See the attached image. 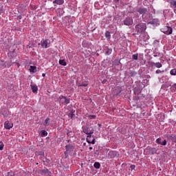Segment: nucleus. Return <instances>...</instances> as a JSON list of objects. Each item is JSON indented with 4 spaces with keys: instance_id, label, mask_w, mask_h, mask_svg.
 <instances>
[{
    "instance_id": "27",
    "label": "nucleus",
    "mask_w": 176,
    "mask_h": 176,
    "mask_svg": "<svg viewBox=\"0 0 176 176\" xmlns=\"http://www.w3.org/2000/svg\"><path fill=\"white\" fill-rule=\"evenodd\" d=\"M69 118H71V119H74V118H75V111H71V113H69Z\"/></svg>"
},
{
    "instance_id": "43",
    "label": "nucleus",
    "mask_w": 176,
    "mask_h": 176,
    "mask_svg": "<svg viewBox=\"0 0 176 176\" xmlns=\"http://www.w3.org/2000/svg\"><path fill=\"white\" fill-rule=\"evenodd\" d=\"M18 19H19V20H21V19H23V17L21 16V15H19V16H18Z\"/></svg>"
},
{
    "instance_id": "36",
    "label": "nucleus",
    "mask_w": 176,
    "mask_h": 176,
    "mask_svg": "<svg viewBox=\"0 0 176 176\" xmlns=\"http://www.w3.org/2000/svg\"><path fill=\"white\" fill-rule=\"evenodd\" d=\"M130 75L131 76H134L135 75H137V73L135 72H131Z\"/></svg>"
},
{
    "instance_id": "50",
    "label": "nucleus",
    "mask_w": 176,
    "mask_h": 176,
    "mask_svg": "<svg viewBox=\"0 0 176 176\" xmlns=\"http://www.w3.org/2000/svg\"><path fill=\"white\" fill-rule=\"evenodd\" d=\"M85 91H87V88L85 89Z\"/></svg>"
},
{
    "instance_id": "17",
    "label": "nucleus",
    "mask_w": 176,
    "mask_h": 176,
    "mask_svg": "<svg viewBox=\"0 0 176 176\" xmlns=\"http://www.w3.org/2000/svg\"><path fill=\"white\" fill-rule=\"evenodd\" d=\"M33 93H38V86L30 85Z\"/></svg>"
},
{
    "instance_id": "11",
    "label": "nucleus",
    "mask_w": 176,
    "mask_h": 176,
    "mask_svg": "<svg viewBox=\"0 0 176 176\" xmlns=\"http://www.w3.org/2000/svg\"><path fill=\"white\" fill-rule=\"evenodd\" d=\"M156 143L159 144V145H163L164 146H166V145H167V140H164L163 142H162V138H159L157 139Z\"/></svg>"
},
{
    "instance_id": "38",
    "label": "nucleus",
    "mask_w": 176,
    "mask_h": 176,
    "mask_svg": "<svg viewBox=\"0 0 176 176\" xmlns=\"http://www.w3.org/2000/svg\"><path fill=\"white\" fill-rule=\"evenodd\" d=\"M130 168L131 170H134V168H135V165H131Z\"/></svg>"
},
{
    "instance_id": "42",
    "label": "nucleus",
    "mask_w": 176,
    "mask_h": 176,
    "mask_svg": "<svg viewBox=\"0 0 176 176\" xmlns=\"http://www.w3.org/2000/svg\"><path fill=\"white\" fill-rule=\"evenodd\" d=\"M102 83L104 85V84H105V83H107V80H103L102 81Z\"/></svg>"
},
{
    "instance_id": "34",
    "label": "nucleus",
    "mask_w": 176,
    "mask_h": 176,
    "mask_svg": "<svg viewBox=\"0 0 176 176\" xmlns=\"http://www.w3.org/2000/svg\"><path fill=\"white\" fill-rule=\"evenodd\" d=\"M96 118H97V116H96V115L88 116V118H89V120L96 119Z\"/></svg>"
},
{
    "instance_id": "26",
    "label": "nucleus",
    "mask_w": 176,
    "mask_h": 176,
    "mask_svg": "<svg viewBox=\"0 0 176 176\" xmlns=\"http://www.w3.org/2000/svg\"><path fill=\"white\" fill-rule=\"evenodd\" d=\"M49 122H50V118H47L43 123V126H49Z\"/></svg>"
},
{
    "instance_id": "8",
    "label": "nucleus",
    "mask_w": 176,
    "mask_h": 176,
    "mask_svg": "<svg viewBox=\"0 0 176 176\" xmlns=\"http://www.w3.org/2000/svg\"><path fill=\"white\" fill-rule=\"evenodd\" d=\"M82 131H83V133H85V134H87V135H91V134L94 133V131H89V126H82Z\"/></svg>"
},
{
    "instance_id": "7",
    "label": "nucleus",
    "mask_w": 176,
    "mask_h": 176,
    "mask_svg": "<svg viewBox=\"0 0 176 176\" xmlns=\"http://www.w3.org/2000/svg\"><path fill=\"white\" fill-rule=\"evenodd\" d=\"M133 18L131 17H127L124 20V25H133Z\"/></svg>"
},
{
    "instance_id": "46",
    "label": "nucleus",
    "mask_w": 176,
    "mask_h": 176,
    "mask_svg": "<svg viewBox=\"0 0 176 176\" xmlns=\"http://www.w3.org/2000/svg\"><path fill=\"white\" fill-rule=\"evenodd\" d=\"M95 155H98V151L96 150V151H95Z\"/></svg>"
},
{
    "instance_id": "13",
    "label": "nucleus",
    "mask_w": 176,
    "mask_h": 176,
    "mask_svg": "<svg viewBox=\"0 0 176 176\" xmlns=\"http://www.w3.org/2000/svg\"><path fill=\"white\" fill-rule=\"evenodd\" d=\"M149 64L151 67H156V68H162L163 66L160 63L149 62Z\"/></svg>"
},
{
    "instance_id": "35",
    "label": "nucleus",
    "mask_w": 176,
    "mask_h": 176,
    "mask_svg": "<svg viewBox=\"0 0 176 176\" xmlns=\"http://www.w3.org/2000/svg\"><path fill=\"white\" fill-rule=\"evenodd\" d=\"M4 146L5 145L3 144V142H0V151H2Z\"/></svg>"
},
{
    "instance_id": "30",
    "label": "nucleus",
    "mask_w": 176,
    "mask_h": 176,
    "mask_svg": "<svg viewBox=\"0 0 176 176\" xmlns=\"http://www.w3.org/2000/svg\"><path fill=\"white\" fill-rule=\"evenodd\" d=\"M35 69H36V66H30V72H35Z\"/></svg>"
},
{
    "instance_id": "28",
    "label": "nucleus",
    "mask_w": 176,
    "mask_h": 176,
    "mask_svg": "<svg viewBox=\"0 0 176 176\" xmlns=\"http://www.w3.org/2000/svg\"><path fill=\"white\" fill-rule=\"evenodd\" d=\"M105 37L107 39H111V32H109V31L105 32Z\"/></svg>"
},
{
    "instance_id": "5",
    "label": "nucleus",
    "mask_w": 176,
    "mask_h": 176,
    "mask_svg": "<svg viewBox=\"0 0 176 176\" xmlns=\"http://www.w3.org/2000/svg\"><path fill=\"white\" fill-rule=\"evenodd\" d=\"M119 156V153L116 151H109L108 153V157L109 159H113L115 157H118Z\"/></svg>"
},
{
    "instance_id": "15",
    "label": "nucleus",
    "mask_w": 176,
    "mask_h": 176,
    "mask_svg": "<svg viewBox=\"0 0 176 176\" xmlns=\"http://www.w3.org/2000/svg\"><path fill=\"white\" fill-rule=\"evenodd\" d=\"M67 131V135L68 137H71L72 138H74L75 137V134L72 132V131H69L68 129H65Z\"/></svg>"
},
{
    "instance_id": "10",
    "label": "nucleus",
    "mask_w": 176,
    "mask_h": 176,
    "mask_svg": "<svg viewBox=\"0 0 176 176\" xmlns=\"http://www.w3.org/2000/svg\"><path fill=\"white\" fill-rule=\"evenodd\" d=\"M136 11L138 13H140V14H146L148 13V9L145 8H137Z\"/></svg>"
},
{
    "instance_id": "14",
    "label": "nucleus",
    "mask_w": 176,
    "mask_h": 176,
    "mask_svg": "<svg viewBox=\"0 0 176 176\" xmlns=\"http://www.w3.org/2000/svg\"><path fill=\"white\" fill-rule=\"evenodd\" d=\"M1 67H4L5 68L6 67H9L12 66V63H10V62H5V61H1Z\"/></svg>"
},
{
    "instance_id": "3",
    "label": "nucleus",
    "mask_w": 176,
    "mask_h": 176,
    "mask_svg": "<svg viewBox=\"0 0 176 176\" xmlns=\"http://www.w3.org/2000/svg\"><path fill=\"white\" fill-rule=\"evenodd\" d=\"M161 31L165 34V35H171V34H173V28L170 26H164L161 29Z\"/></svg>"
},
{
    "instance_id": "21",
    "label": "nucleus",
    "mask_w": 176,
    "mask_h": 176,
    "mask_svg": "<svg viewBox=\"0 0 176 176\" xmlns=\"http://www.w3.org/2000/svg\"><path fill=\"white\" fill-rule=\"evenodd\" d=\"M1 113L3 115V116H4V118H8V116L10 115V113L8 111H1Z\"/></svg>"
},
{
    "instance_id": "40",
    "label": "nucleus",
    "mask_w": 176,
    "mask_h": 176,
    "mask_svg": "<svg viewBox=\"0 0 176 176\" xmlns=\"http://www.w3.org/2000/svg\"><path fill=\"white\" fill-rule=\"evenodd\" d=\"M173 90H176V84H174L173 86H172Z\"/></svg>"
},
{
    "instance_id": "37",
    "label": "nucleus",
    "mask_w": 176,
    "mask_h": 176,
    "mask_svg": "<svg viewBox=\"0 0 176 176\" xmlns=\"http://www.w3.org/2000/svg\"><path fill=\"white\" fill-rule=\"evenodd\" d=\"M162 72H164V71H162L160 69H157V70H156L155 74H162Z\"/></svg>"
},
{
    "instance_id": "48",
    "label": "nucleus",
    "mask_w": 176,
    "mask_h": 176,
    "mask_svg": "<svg viewBox=\"0 0 176 176\" xmlns=\"http://www.w3.org/2000/svg\"><path fill=\"white\" fill-rule=\"evenodd\" d=\"M42 76L45 77V76H46V74H45V73H43V74H42Z\"/></svg>"
},
{
    "instance_id": "2",
    "label": "nucleus",
    "mask_w": 176,
    "mask_h": 176,
    "mask_svg": "<svg viewBox=\"0 0 176 176\" xmlns=\"http://www.w3.org/2000/svg\"><path fill=\"white\" fill-rule=\"evenodd\" d=\"M157 149L156 148L153 147H148L147 148L144 149V153L146 155H155L157 153Z\"/></svg>"
},
{
    "instance_id": "44",
    "label": "nucleus",
    "mask_w": 176,
    "mask_h": 176,
    "mask_svg": "<svg viewBox=\"0 0 176 176\" xmlns=\"http://www.w3.org/2000/svg\"><path fill=\"white\" fill-rule=\"evenodd\" d=\"M142 116H146V113H142Z\"/></svg>"
},
{
    "instance_id": "12",
    "label": "nucleus",
    "mask_w": 176,
    "mask_h": 176,
    "mask_svg": "<svg viewBox=\"0 0 176 176\" xmlns=\"http://www.w3.org/2000/svg\"><path fill=\"white\" fill-rule=\"evenodd\" d=\"M4 127H5V129H6V130H10V129H12V127H13V124L10 123L9 121H6L4 123Z\"/></svg>"
},
{
    "instance_id": "31",
    "label": "nucleus",
    "mask_w": 176,
    "mask_h": 176,
    "mask_svg": "<svg viewBox=\"0 0 176 176\" xmlns=\"http://www.w3.org/2000/svg\"><path fill=\"white\" fill-rule=\"evenodd\" d=\"M170 74V75L176 76V68L171 69Z\"/></svg>"
},
{
    "instance_id": "41",
    "label": "nucleus",
    "mask_w": 176,
    "mask_h": 176,
    "mask_svg": "<svg viewBox=\"0 0 176 176\" xmlns=\"http://www.w3.org/2000/svg\"><path fill=\"white\" fill-rule=\"evenodd\" d=\"M46 163H50V160L45 158Z\"/></svg>"
},
{
    "instance_id": "19",
    "label": "nucleus",
    "mask_w": 176,
    "mask_h": 176,
    "mask_svg": "<svg viewBox=\"0 0 176 176\" xmlns=\"http://www.w3.org/2000/svg\"><path fill=\"white\" fill-rule=\"evenodd\" d=\"M159 23H160L159 19H153L150 22V24H153V25H158Z\"/></svg>"
},
{
    "instance_id": "25",
    "label": "nucleus",
    "mask_w": 176,
    "mask_h": 176,
    "mask_svg": "<svg viewBox=\"0 0 176 176\" xmlns=\"http://www.w3.org/2000/svg\"><path fill=\"white\" fill-rule=\"evenodd\" d=\"M94 167L95 168H100V167H101V164H100V162H95L94 164Z\"/></svg>"
},
{
    "instance_id": "22",
    "label": "nucleus",
    "mask_w": 176,
    "mask_h": 176,
    "mask_svg": "<svg viewBox=\"0 0 176 176\" xmlns=\"http://www.w3.org/2000/svg\"><path fill=\"white\" fill-rule=\"evenodd\" d=\"M74 146L72 144H68L65 146V148L67 152H68V151H71V149H74Z\"/></svg>"
},
{
    "instance_id": "32",
    "label": "nucleus",
    "mask_w": 176,
    "mask_h": 176,
    "mask_svg": "<svg viewBox=\"0 0 176 176\" xmlns=\"http://www.w3.org/2000/svg\"><path fill=\"white\" fill-rule=\"evenodd\" d=\"M41 135L43 137H46V135H47V132L45 130L41 131Z\"/></svg>"
},
{
    "instance_id": "16",
    "label": "nucleus",
    "mask_w": 176,
    "mask_h": 176,
    "mask_svg": "<svg viewBox=\"0 0 176 176\" xmlns=\"http://www.w3.org/2000/svg\"><path fill=\"white\" fill-rule=\"evenodd\" d=\"M47 40H43L41 45L43 47H45V49H47Z\"/></svg>"
},
{
    "instance_id": "33",
    "label": "nucleus",
    "mask_w": 176,
    "mask_h": 176,
    "mask_svg": "<svg viewBox=\"0 0 176 176\" xmlns=\"http://www.w3.org/2000/svg\"><path fill=\"white\" fill-rule=\"evenodd\" d=\"M133 60H138V54H135L132 56Z\"/></svg>"
},
{
    "instance_id": "45",
    "label": "nucleus",
    "mask_w": 176,
    "mask_h": 176,
    "mask_svg": "<svg viewBox=\"0 0 176 176\" xmlns=\"http://www.w3.org/2000/svg\"><path fill=\"white\" fill-rule=\"evenodd\" d=\"M111 52H112V50H110L109 51L107 52V54H109L111 53Z\"/></svg>"
},
{
    "instance_id": "47",
    "label": "nucleus",
    "mask_w": 176,
    "mask_h": 176,
    "mask_svg": "<svg viewBox=\"0 0 176 176\" xmlns=\"http://www.w3.org/2000/svg\"><path fill=\"white\" fill-rule=\"evenodd\" d=\"M93 150V147L92 146H90L89 147V151H92Z\"/></svg>"
},
{
    "instance_id": "54",
    "label": "nucleus",
    "mask_w": 176,
    "mask_h": 176,
    "mask_svg": "<svg viewBox=\"0 0 176 176\" xmlns=\"http://www.w3.org/2000/svg\"><path fill=\"white\" fill-rule=\"evenodd\" d=\"M67 142H69V140H67Z\"/></svg>"
},
{
    "instance_id": "39",
    "label": "nucleus",
    "mask_w": 176,
    "mask_h": 176,
    "mask_svg": "<svg viewBox=\"0 0 176 176\" xmlns=\"http://www.w3.org/2000/svg\"><path fill=\"white\" fill-rule=\"evenodd\" d=\"M39 155L40 156H45V153L43 151H41Z\"/></svg>"
},
{
    "instance_id": "23",
    "label": "nucleus",
    "mask_w": 176,
    "mask_h": 176,
    "mask_svg": "<svg viewBox=\"0 0 176 176\" xmlns=\"http://www.w3.org/2000/svg\"><path fill=\"white\" fill-rule=\"evenodd\" d=\"M53 3H56V5H63L64 3V0H55Z\"/></svg>"
},
{
    "instance_id": "18",
    "label": "nucleus",
    "mask_w": 176,
    "mask_h": 176,
    "mask_svg": "<svg viewBox=\"0 0 176 176\" xmlns=\"http://www.w3.org/2000/svg\"><path fill=\"white\" fill-rule=\"evenodd\" d=\"M40 173L42 175H43V174H48V175H49V173H50V172H49V169L45 168V169L40 170Z\"/></svg>"
},
{
    "instance_id": "9",
    "label": "nucleus",
    "mask_w": 176,
    "mask_h": 176,
    "mask_svg": "<svg viewBox=\"0 0 176 176\" xmlns=\"http://www.w3.org/2000/svg\"><path fill=\"white\" fill-rule=\"evenodd\" d=\"M87 142H88V144H92L94 145L96 144V139L92 138L91 135H88L87 137Z\"/></svg>"
},
{
    "instance_id": "52",
    "label": "nucleus",
    "mask_w": 176,
    "mask_h": 176,
    "mask_svg": "<svg viewBox=\"0 0 176 176\" xmlns=\"http://www.w3.org/2000/svg\"><path fill=\"white\" fill-rule=\"evenodd\" d=\"M121 92H122V89L120 90V93H121Z\"/></svg>"
},
{
    "instance_id": "49",
    "label": "nucleus",
    "mask_w": 176,
    "mask_h": 176,
    "mask_svg": "<svg viewBox=\"0 0 176 176\" xmlns=\"http://www.w3.org/2000/svg\"><path fill=\"white\" fill-rule=\"evenodd\" d=\"M98 127H101L102 125H101V124H98Z\"/></svg>"
},
{
    "instance_id": "53",
    "label": "nucleus",
    "mask_w": 176,
    "mask_h": 176,
    "mask_svg": "<svg viewBox=\"0 0 176 176\" xmlns=\"http://www.w3.org/2000/svg\"><path fill=\"white\" fill-rule=\"evenodd\" d=\"M67 168H69V166H67Z\"/></svg>"
},
{
    "instance_id": "29",
    "label": "nucleus",
    "mask_w": 176,
    "mask_h": 176,
    "mask_svg": "<svg viewBox=\"0 0 176 176\" xmlns=\"http://www.w3.org/2000/svg\"><path fill=\"white\" fill-rule=\"evenodd\" d=\"M170 3V6H173V8H176V1L175 0H172Z\"/></svg>"
},
{
    "instance_id": "20",
    "label": "nucleus",
    "mask_w": 176,
    "mask_h": 176,
    "mask_svg": "<svg viewBox=\"0 0 176 176\" xmlns=\"http://www.w3.org/2000/svg\"><path fill=\"white\" fill-rule=\"evenodd\" d=\"M87 86H89L88 82H82L78 85V87H87Z\"/></svg>"
},
{
    "instance_id": "4",
    "label": "nucleus",
    "mask_w": 176,
    "mask_h": 176,
    "mask_svg": "<svg viewBox=\"0 0 176 176\" xmlns=\"http://www.w3.org/2000/svg\"><path fill=\"white\" fill-rule=\"evenodd\" d=\"M59 102L60 104H64L65 105L69 104V99L65 96H60L59 97Z\"/></svg>"
},
{
    "instance_id": "1",
    "label": "nucleus",
    "mask_w": 176,
    "mask_h": 176,
    "mask_svg": "<svg viewBox=\"0 0 176 176\" xmlns=\"http://www.w3.org/2000/svg\"><path fill=\"white\" fill-rule=\"evenodd\" d=\"M135 32L138 35L140 34H142V32H145L146 30V24L145 23H139L135 26Z\"/></svg>"
},
{
    "instance_id": "24",
    "label": "nucleus",
    "mask_w": 176,
    "mask_h": 176,
    "mask_svg": "<svg viewBox=\"0 0 176 176\" xmlns=\"http://www.w3.org/2000/svg\"><path fill=\"white\" fill-rule=\"evenodd\" d=\"M59 64L60 65H63V67H65V65H67V62H65V60L64 59H60L59 60Z\"/></svg>"
},
{
    "instance_id": "51",
    "label": "nucleus",
    "mask_w": 176,
    "mask_h": 176,
    "mask_svg": "<svg viewBox=\"0 0 176 176\" xmlns=\"http://www.w3.org/2000/svg\"><path fill=\"white\" fill-rule=\"evenodd\" d=\"M65 155H67V151L65 152Z\"/></svg>"
},
{
    "instance_id": "6",
    "label": "nucleus",
    "mask_w": 176,
    "mask_h": 176,
    "mask_svg": "<svg viewBox=\"0 0 176 176\" xmlns=\"http://www.w3.org/2000/svg\"><path fill=\"white\" fill-rule=\"evenodd\" d=\"M168 141L170 142H174L176 144V135L175 134H168L166 136Z\"/></svg>"
}]
</instances>
